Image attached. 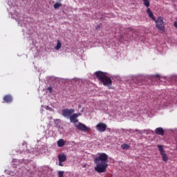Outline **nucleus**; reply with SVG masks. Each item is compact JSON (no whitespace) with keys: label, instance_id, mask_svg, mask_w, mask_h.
Masks as SVG:
<instances>
[{"label":"nucleus","instance_id":"nucleus-2","mask_svg":"<svg viewBox=\"0 0 177 177\" xmlns=\"http://www.w3.org/2000/svg\"><path fill=\"white\" fill-rule=\"evenodd\" d=\"M95 75L100 81V84H102L104 86H111V84H113V81L110 77L107 76L106 73L98 71L95 72Z\"/></svg>","mask_w":177,"mask_h":177},{"label":"nucleus","instance_id":"nucleus-8","mask_svg":"<svg viewBox=\"0 0 177 177\" xmlns=\"http://www.w3.org/2000/svg\"><path fill=\"white\" fill-rule=\"evenodd\" d=\"M58 160L59 162H64L67 160V156L64 153L58 155Z\"/></svg>","mask_w":177,"mask_h":177},{"label":"nucleus","instance_id":"nucleus-17","mask_svg":"<svg viewBox=\"0 0 177 177\" xmlns=\"http://www.w3.org/2000/svg\"><path fill=\"white\" fill-rule=\"evenodd\" d=\"M142 1L146 8H149V6H150V1L149 0H142Z\"/></svg>","mask_w":177,"mask_h":177},{"label":"nucleus","instance_id":"nucleus-18","mask_svg":"<svg viewBox=\"0 0 177 177\" xmlns=\"http://www.w3.org/2000/svg\"><path fill=\"white\" fill-rule=\"evenodd\" d=\"M121 147L123 150H128V149H129V145L127 144H122Z\"/></svg>","mask_w":177,"mask_h":177},{"label":"nucleus","instance_id":"nucleus-6","mask_svg":"<svg viewBox=\"0 0 177 177\" xmlns=\"http://www.w3.org/2000/svg\"><path fill=\"white\" fill-rule=\"evenodd\" d=\"M75 127L80 131H84V132H88V131H89V127L81 122H78V124H75Z\"/></svg>","mask_w":177,"mask_h":177},{"label":"nucleus","instance_id":"nucleus-7","mask_svg":"<svg viewBox=\"0 0 177 177\" xmlns=\"http://www.w3.org/2000/svg\"><path fill=\"white\" fill-rule=\"evenodd\" d=\"M78 113H73L72 115H71L69 117L71 122H73V124L78 122Z\"/></svg>","mask_w":177,"mask_h":177},{"label":"nucleus","instance_id":"nucleus-5","mask_svg":"<svg viewBox=\"0 0 177 177\" xmlns=\"http://www.w3.org/2000/svg\"><path fill=\"white\" fill-rule=\"evenodd\" d=\"M95 128L98 132H106V129H107V124H106V123L100 122L95 126Z\"/></svg>","mask_w":177,"mask_h":177},{"label":"nucleus","instance_id":"nucleus-11","mask_svg":"<svg viewBox=\"0 0 177 177\" xmlns=\"http://www.w3.org/2000/svg\"><path fill=\"white\" fill-rule=\"evenodd\" d=\"M147 15H149V17H150V19H152L153 21H156V17H154V15L153 14V12H151V10H150V8H147Z\"/></svg>","mask_w":177,"mask_h":177},{"label":"nucleus","instance_id":"nucleus-1","mask_svg":"<svg viewBox=\"0 0 177 177\" xmlns=\"http://www.w3.org/2000/svg\"><path fill=\"white\" fill-rule=\"evenodd\" d=\"M94 162L96 165L94 168L95 171L98 174H103L109 167V156L104 153H99L98 156L94 158Z\"/></svg>","mask_w":177,"mask_h":177},{"label":"nucleus","instance_id":"nucleus-3","mask_svg":"<svg viewBox=\"0 0 177 177\" xmlns=\"http://www.w3.org/2000/svg\"><path fill=\"white\" fill-rule=\"evenodd\" d=\"M156 22V27L162 33L165 32V24H164V18L162 17H158L157 20L154 21Z\"/></svg>","mask_w":177,"mask_h":177},{"label":"nucleus","instance_id":"nucleus-9","mask_svg":"<svg viewBox=\"0 0 177 177\" xmlns=\"http://www.w3.org/2000/svg\"><path fill=\"white\" fill-rule=\"evenodd\" d=\"M155 133L156 135H161V136H164L165 131H164V129H162V127H158L155 130Z\"/></svg>","mask_w":177,"mask_h":177},{"label":"nucleus","instance_id":"nucleus-13","mask_svg":"<svg viewBox=\"0 0 177 177\" xmlns=\"http://www.w3.org/2000/svg\"><path fill=\"white\" fill-rule=\"evenodd\" d=\"M57 3L54 5V9H59L62 6V0H56Z\"/></svg>","mask_w":177,"mask_h":177},{"label":"nucleus","instance_id":"nucleus-12","mask_svg":"<svg viewBox=\"0 0 177 177\" xmlns=\"http://www.w3.org/2000/svg\"><path fill=\"white\" fill-rule=\"evenodd\" d=\"M57 145L58 147H63V146H64L66 145V142H64V140H63V139H59L57 141Z\"/></svg>","mask_w":177,"mask_h":177},{"label":"nucleus","instance_id":"nucleus-21","mask_svg":"<svg viewBox=\"0 0 177 177\" xmlns=\"http://www.w3.org/2000/svg\"><path fill=\"white\" fill-rule=\"evenodd\" d=\"M47 91H48L49 93H52V92H53L52 87H48V88H47Z\"/></svg>","mask_w":177,"mask_h":177},{"label":"nucleus","instance_id":"nucleus-23","mask_svg":"<svg viewBox=\"0 0 177 177\" xmlns=\"http://www.w3.org/2000/svg\"><path fill=\"white\" fill-rule=\"evenodd\" d=\"M62 162H59V167H63L64 166Z\"/></svg>","mask_w":177,"mask_h":177},{"label":"nucleus","instance_id":"nucleus-14","mask_svg":"<svg viewBox=\"0 0 177 177\" xmlns=\"http://www.w3.org/2000/svg\"><path fill=\"white\" fill-rule=\"evenodd\" d=\"M162 156V161H164L165 162H167V161H168V156L167 155V153H165V152H163V153H160Z\"/></svg>","mask_w":177,"mask_h":177},{"label":"nucleus","instance_id":"nucleus-10","mask_svg":"<svg viewBox=\"0 0 177 177\" xmlns=\"http://www.w3.org/2000/svg\"><path fill=\"white\" fill-rule=\"evenodd\" d=\"M3 100L5 103H12L13 97L10 95H6L3 97Z\"/></svg>","mask_w":177,"mask_h":177},{"label":"nucleus","instance_id":"nucleus-4","mask_svg":"<svg viewBox=\"0 0 177 177\" xmlns=\"http://www.w3.org/2000/svg\"><path fill=\"white\" fill-rule=\"evenodd\" d=\"M75 111V109H65L62 110V114L63 117H64L65 118H70V117H71V115Z\"/></svg>","mask_w":177,"mask_h":177},{"label":"nucleus","instance_id":"nucleus-19","mask_svg":"<svg viewBox=\"0 0 177 177\" xmlns=\"http://www.w3.org/2000/svg\"><path fill=\"white\" fill-rule=\"evenodd\" d=\"M140 80H142L141 77H138L137 78L136 84H138V85H142V82H140Z\"/></svg>","mask_w":177,"mask_h":177},{"label":"nucleus","instance_id":"nucleus-24","mask_svg":"<svg viewBox=\"0 0 177 177\" xmlns=\"http://www.w3.org/2000/svg\"><path fill=\"white\" fill-rule=\"evenodd\" d=\"M174 27H175L176 28H177V21H175V22L174 23Z\"/></svg>","mask_w":177,"mask_h":177},{"label":"nucleus","instance_id":"nucleus-16","mask_svg":"<svg viewBox=\"0 0 177 177\" xmlns=\"http://www.w3.org/2000/svg\"><path fill=\"white\" fill-rule=\"evenodd\" d=\"M158 149H159L160 154H162L163 153H165V151H164V146L158 145Z\"/></svg>","mask_w":177,"mask_h":177},{"label":"nucleus","instance_id":"nucleus-20","mask_svg":"<svg viewBox=\"0 0 177 177\" xmlns=\"http://www.w3.org/2000/svg\"><path fill=\"white\" fill-rule=\"evenodd\" d=\"M58 177H64V171H58Z\"/></svg>","mask_w":177,"mask_h":177},{"label":"nucleus","instance_id":"nucleus-22","mask_svg":"<svg viewBox=\"0 0 177 177\" xmlns=\"http://www.w3.org/2000/svg\"><path fill=\"white\" fill-rule=\"evenodd\" d=\"M153 78H158L160 80V75H156Z\"/></svg>","mask_w":177,"mask_h":177},{"label":"nucleus","instance_id":"nucleus-15","mask_svg":"<svg viewBox=\"0 0 177 177\" xmlns=\"http://www.w3.org/2000/svg\"><path fill=\"white\" fill-rule=\"evenodd\" d=\"M62 48V41L60 40H57V46L55 47V50H59Z\"/></svg>","mask_w":177,"mask_h":177}]
</instances>
